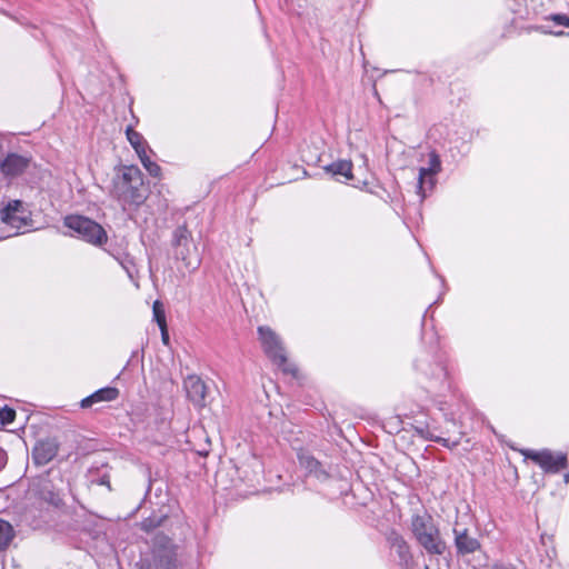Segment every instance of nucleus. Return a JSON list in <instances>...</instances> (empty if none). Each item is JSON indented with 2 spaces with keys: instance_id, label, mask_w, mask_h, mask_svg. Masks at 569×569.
Wrapping results in <instances>:
<instances>
[{
  "instance_id": "obj_1",
  "label": "nucleus",
  "mask_w": 569,
  "mask_h": 569,
  "mask_svg": "<svg viewBox=\"0 0 569 569\" xmlns=\"http://www.w3.org/2000/svg\"><path fill=\"white\" fill-rule=\"evenodd\" d=\"M143 174L134 166H124L112 178L110 194L126 209L139 208L148 198Z\"/></svg>"
},
{
  "instance_id": "obj_2",
  "label": "nucleus",
  "mask_w": 569,
  "mask_h": 569,
  "mask_svg": "<svg viewBox=\"0 0 569 569\" xmlns=\"http://www.w3.org/2000/svg\"><path fill=\"white\" fill-rule=\"evenodd\" d=\"M411 531L428 555L441 556L445 553L447 549L446 541L441 538L440 530L429 513L413 515Z\"/></svg>"
},
{
  "instance_id": "obj_3",
  "label": "nucleus",
  "mask_w": 569,
  "mask_h": 569,
  "mask_svg": "<svg viewBox=\"0 0 569 569\" xmlns=\"http://www.w3.org/2000/svg\"><path fill=\"white\" fill-rule=\"evenodd\" d=\"M137 566L138 569H178L177 546L169 537L157 535L151 551Z\"/></svg>"
},
{
  "instance_id": "obj_4",
  "label": "nucleus",
  "mask_w": 569,
  "mask_h": 569,
  "mask_svg": "<svg viewBox=\"0 0 569 569\" xmlns=\"http://www.w3.org/2000/svg\"><path fill=\"white\" fill-rule=\"evenodd\" d=\"M171 244L174 258L182 261L189 271L193 272L200 267V253L193 243L191 231L186 224L179 226L173 230Z\"/></svg>"
},
{
  "instance_id": "obj_5",
  "label": "nucleus",
  "mask_w": 569,
  "mask_h": 569,
  "mask_svg": "<svg viewBox=\"0 0 569 569\" xmlns=\"http://www.w3.org/2000/svg\"><path fill=\"white\" fill-rule=\"evenodd\" d=\"M259 339L261 341L264 353L268 358L277 365L282 372L297 376L298 369L293 363L287 359L284 348L280 338L269 327L261 326L258 328Z\"/></svg>"
},
{
  "instance_id": "obj_6",
  "label": "nucleus",
  "mask_w": 569,
  "mask_h": 569,
  "mask_svg": "<svg viewBox=\"0 0 569 569\" xmlns=\"http://www.w3.org/2000/svg\"><path fill=\"white\" fill-rule=\"evenodd\" d=\"M63 224L77 234L81 240L100 247L108 240L103 227L94 220L79 214H70L63 219Z\"/></svg>"
},
{
  "instance_id": "obj_7",
  "label": "nucleus",
  "mask_w": 569,
  "mask_h": 569,
  "mask_svg": "<svg viewBox=\"0 0 569 569\" xmlns=\"http://www.w3.org/2000/svg\"><path fill=\"white\" fill-rule=\"evenodd\" d=\"M525 459L533 461L545 473L556 475L568 468V457L565 452L550 449H520Z\"/></svg>"
},
{
  "instance_id": "obj_8",
  "label": "nucleus",
  "mask_w": 569,
  "mask_h": 569,
  "mask_svg": "<svg viewBox=\"0 0 569 569\" xmlns=\"http://www.w3.org/2000/svg\"><path fill=\"white\" fill-rule=\"evenodd\" d=\"M415 368L430 379V391L441 393L450 389L448 371L442 362L430 365L427 359H417Z\"/></svg>"
},
{
  "instance_id": "obj_9",
  "label": "nucleus",
  "mask_w": 569,
  "mask_h": 569,
  "mask_svg": "<svg viewBox=\"0 0 569 569\" xmlns=\"http://www.w3.org/2000/svg\"><path fill=\"white\" fill-rule=\"evenodd\" d=\"M441 170L439 156L432 151L429 153V166L419 169L417 193L420 196V202L427 197V190H432L436 184L435 176Z\"/></svg>"
},
{
  "instance_id": "obj_10",
  "label": "nucleus",
  "mask_w": 569,
  "mask_h": 569,
  "mask_svg": "<svg viewBox=\"0 0 569 569\" xmlns=\"http://www.w3.org/2000/svg\"><path fill=\"white\" fill-rule=\"evenodd\" d=\"M455 547L458 556L473 553L481 548L478 538L470 535L469 529L456 522L453 527Z\"/></svg>"
},
{
  "instance_id": "obj_11",
  "label": "nucleus",
  "mask_w": 569,
  "mask_h": 569,
  "mask_svg": "<svg viewBox=\"0 0 569 569\" xmlns=\"http://www.w3.org/2000/svg\"><path fill=\"white\" fill-rule=\"evenodd\" d=\"M30 164V158L19 154L9 153L0 161V174L6 178H14L22 174Z\"/></svg>"
},
{
  "instance_id": "obj_12",
  "label": "nucleus",
  "mask_w": 569,
  "mask_h": 569,
  "mask_svg": "<svg viewBox=\"0 0 569 569\" xmlns=\"http://www.w3.org/2000/svg\"><path fill=\"white\" fill-rule=\"evenodd\" d=\"M297 457L300 467L306 470L308 476L313 477L319 481H326L329 478V473L323 468L322 463L308 451L300 450Z\"/></svg>"
},
{
  "instance_id": "obj_13",
  "label": "nucleus",
  "mask_w": 569,
  "mask_h": 569,
  "mask_svg": "<svg viewBox=\"0 0 569 569\" xmlns=\"http://www.w3.org/2000/svg\"><path fill=\"white\" fill-rule=\"evenodd\" d=\"M187 396L194 406L203 407L207 396V387L198 376H188L184 379Z\"/></svg>"
},
{
  "instance_id": "obj_14",
  "label": "nucleus",
  "mask_w": 569,
  "mask_h": 569,
  "mask_svg": "<svg viewBox=\"0 0 569 569\" xmlns=\"http://www.w3.org/2000/svg\"><path fill=\"white\" fill-rule=\"evenodd\" d=\"M58 453V443L54 440H42L37 442L32 450V459L37 466L49 463Z\"/></svg>"
},
{
  "instance_id": "obj_15",
  "label": "nucleus",
  "mask_w": 569,
  "mask_h": 569,
  "mask_svg": "<svg viewBox=\"0 0 569 569\" xmlns=\"http://www.w3.org/2000/svg\"><path fill=\"white\" fill-rule=\"evenodd\" d=\"M387 541L389 546L396 550L400 561L402 563H408V561L411 559V555L410 547L405 538L396 530H391L387 535Z\"/></svg>"
},
{
  "instance_id": "obj_16",
  "label": "nucleus",
  "mask_w": 569,
  "mask_h": 569,
  "mask_svg": "<svg viewBox=\"0 0 569 569\" xmlns=\"http://www.w3.org/2000/svg\"><path fill=\"white\" fill-rule=\"evenodd\" d=\"M119 390L114 387H104L81 400V408H90L93 403L116 400Z\"/></svg>"
},
{
  "instance_id": "obj_17",
  "label": "nucleus",
  "mask_w": 569,
  "mask_h": 569,
  "mask_svg": "<svg viewBox=\"0 0 569 569\" xmlns=\"http://www.w3.org/2000/svg\"><path fill=\"white\" fill-rule=\"evenodd\" d=\"M325 169L328 173L337 177L338 180H340V178L345 180L352 178V162L349 160H338L328 164Z\"/></svg>"
},
{
  "instance_id": "obj_18",
  "label": "nucleus",
  "mask_w": 569,
  "mask_h": 569,
  "mask_svg": "<svg viewBox=\"0 0 569 569\" xmlns=\"http://www.w3.org/2000/svg\"><path fill=\"white\" fill-rule=\"evenodd\" d=\"M22 203L19 200H13L9 202L2 210H1V219L3 222L14 226L16 221L18 220L17 212L21 208Z\"/></svg>"
},
{
  "instance_id": "obj_19",
  "label": "nucleus",
  "mask_w": 569,
  "mask_h": 569,
  "mask_svg": "<svg viewBox=\"0 0 569 569\" xmlns=\"http://www.w3.org/2000/svg\"><path fill=\"white\" fill-rule=\"evenodd\" d=\"M14 536L12 526L0 519V550L6 549Z\"/></svg>"
},
{
  "instance_id": "obj_20",
  "label": "nucleus",
  "mask_w": 569,
  "mask_h": 569,
  "mask_svg": "<svg viewBox=\"0 0 569 569\" xmlns=\"http://www.w3.org/2000/svg\"><path fill=\"white\" fill-rule=\"evenodd\" d=\"M126 134H127L128 141L133 147L137 154H140L141 150H147L146 146H144L143 137L139 132L134 131L132 128H128L126 131Z\"/></svg>"
},
{
  "instance_id": "obj_21",
  "label": "nucleus",
  "mask_w": 569,
  "mask_h": 569,
  "mask_svg": "<svg viewBox=\"0 0 569 569\" xmlns=\"http://www.w3.org/2000/svg\"><path fill=\"white\" fill-rule=\"evenodd\" d=\"M140 161L142 162L144 169L152 177H159L161 173V168L158 163L153 162L149 156L147 154V150H141V153L138 154Z\"/></svg>"
},
{
  "instance_id": "obj_22",
  "label": "nucleus",
  "mask_w": 569,
  "mask_h": 569,
  "mask_svg": "<svg viewBox=\"0 0 569 569\" xmlns=\"http://www.w3.org/2000/svg\"><path fill=\"white\" fill-rule=\"evenodd\" d=\"M152 312H153V319L158 323L159 327L167 326L164 308H163V305L159 300H156L153 302Z\"/></svg>"
},
{
  "instance_id": "obj_23",
  "label": "nucleus",
  "mask_w": 569,
  "mask_h": 569,
  "mask_svg": "<svg viewBox=\"0 0 569 569\" xmlns=\"http://www.w3.org/2000/svg\"><path fill=\"white\" fill-rule=\"evenodd\" d=\"M161 522L162 518H146L141 521V529L148 532L159 527Z\"/></svg>"
},
{
  "instance_id": "obj_24",
  "label": "nucleus",
  "mask_w": 569,
  "mask_h": 569,
  "mask_svg": "<svg viewBox=\"0 0 569 569\" xmlns=\"http://www.w3.org/2000/svg\"><path fill=\"white\" fill-rule=\"evenodd\" d=\"M14 418H16V411L11 408H3L0 411V420L3 423H10L14 420Z\"/></svg>"
},
{
  "instance_id": "obj_25",
  "label": "nucleus",
  "mask_w": 569,
  "mask_h": 569,
  "mask_svg": "<svg viewBox=\"0 0 569 569\" xmlns=\"http://www.w3.org/2000/svg\"><path fill=\"white\" fill-rule=\"evenodd\" d=\"M550 20L556 22L557 24L565 26L569 28V17L561 13L551 14Z\"/></svg>"
},
{
  "instance_id": "obj_26",
  "label": "nucleus",
  "mask_w": 569,
  "mask_h": 569,
  "mask_svg": "<svg viewBox=\"0 0 569 569\" xmlns=\"http://www.w3.org/2000/svg\"><path fill=\"white\" fill-rule=\"evenodd\" d=\"M43 499L53 506H59L62 502L60 495L53 491H49L48 496L43 493Z\"/></svg>"
},
{
  "instance_id": "obj_27",
  "label": "nucleus",
  "mask_w": 569,
  "mask_h": 569,
  "mask_svg": "<svg viewBox=\"0 0 569 569\" xmlns=\"http://www.w3.org/2000/svg\"><path fill=\"white\" fill-rule=\"evenodd\" d=\"M159 328H160V331H161V339H162L163 345H169V333H168L167 326L159 327Z\"/></svg>"
},
{
  "instance_id": "obj_28",
  "label": "nucleus",
  "mask_w": 569,
  "mask_h": 569,
  "mask_svg": "<svg viewBox=\"0 0 569 569\" xmlns=\"http://www.w3.org/2000/svg\"><path fill=\"white\" fill-rule=\"evenodd\" d=\"M7 452L0 447V471L4 468L7 465Z\"/></svg>"
},
{
  "instance_id": "obj_29",
  "label": "nucleus",
  "mask_w": 569,
  "mask_h": 569,
  "mask_svg": "<svg viewBox=\"0 0 569 569\" xmlns=\"http://www.w3.org/2000/svg\"><path fill=\"white\" fill-rule=\"evenodd\" d=\"M490 569H510V568L502 563H495Z\"/></svg>"
},
{
  "instance_id": "obj_30",
  "label": "nucleus",
  "mask_w": 569,
  "mask_h": 569,
  "mask_svg": "<svg viewBox=\"0 0 569 569\" xmlns=\"http://www.w3.org/2000/svg\"><path fill=\"white\" fill-rule=\"evenodd\" d=\"M563 480L567 485H569V471L565 475Z\"/></svg>"
},
{
  "instance_id": "obj_31",
  "label": "nucleus",
  "mask_w": 569,
  "mask_h": 569,
  "mask_svg": "<svg viewBox=\"0 0 569 569\" xmlns=\"http://www.w3.org/2000/svg\"><path fill=\"white\" fill-rule=\"evenodd\" d=\"M555 34L559 37V36H563L565 32L563 31H558V32H555Z\"/></svg>"
},
{
  "instance_id": "obj_32",
  "label": "nucleus",
  "mask_w": 569,
  "mask_h": 569,
  "mask_svg": "<svg viewBox=\"0 0 569 569\" xmlns=\"http://www.w3.org/2000/svg\"><path fill=\"white\" fill-rule=\"evenodd\" d=\"M436 441H438V442H442V441H446V440H445V439H442V438H437V439H436Z\"/></svg>"
}]
</instances>
